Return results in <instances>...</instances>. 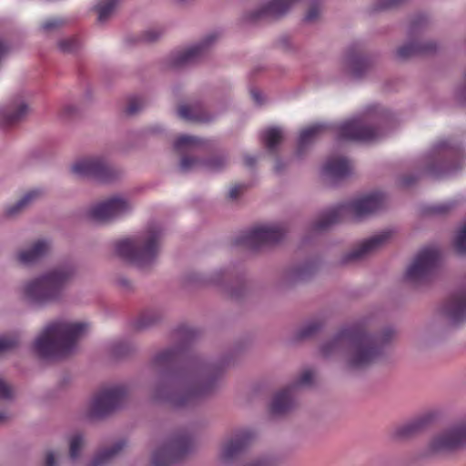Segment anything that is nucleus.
<instances>
[{
	"label": "nucleus",
	"instance_id": "nucleus-1",
	"mask_svg": "<svg viewBox=\"0 0 466 466\" xmlns=\"http://www.w3.org/2000/svg\"><path fill=\"white\" fill-rule=\"evenodd\" d=\"M393 329L388 328L381 333L371 335L365 323H357L341 329L335 338L322 346V353L329 356L338 350H348L351 368L360 369L376 361L384 347L394 338Z\"/></svg>",
	"mask_w": 466,
	"mask_h": 466
},
{
	"label": "nucleus",
	"instance_id": "nucleus-2",
	"mask_svg": "<svg viewBox=\"0 0 466 466\" xmlns=\"http://www.w3.org/2000/svg\"><path fill=\"white\" fill-rule=\"evenodd\" d=\"M87 330L82 322L55 321L48 324L34 343L35 351L44 359L71 354L79 338Z\"/></svg>",
	"mask_w": 466,
	"mask_h": 466
},
{
	"label": "nucleus",
	"instance_id": "nucleus-3",
	"mask_svg": "<svg viewBox=\"0 0 466 466\" xmlns=\"http://www.w3.org/2000/svg\"><path fill=\"white\" fill-rule=\"evenodd\" d=\"M162 236V229L159 226H149L138 237L116 242V254L137 267L146 268L157 258L160 250Z\"/></svg>",
	"mask_w": 466,
	"mask_h": 466
},
{
	"label": "nucleus",
	"instance_id": "nucleus-4",
	"mask_svg": "<svg viewBox=\"0 0 466 466\" xmlns=\"http://www.w3.org/2000/svg\"><path fill=\"white\" fill-rule=\"evenodd\" d=\"M384 195L371 193L351 202L339 204L322 213L314 223L315 230H325L330 226L344 220L360 219L380 210L384 205Z\"/></svg>",
	"mask_w": 466,
	"mask_h": 466
},
{
	"label": "nucleus",
	"instance_id": "nucleus-5",
	"mask_svg": "<svg viewBox=\"0 0 466 466\" xmlns=\"http://www.w3.org/2000/svg\"><path fill=\"white\" fill-rule=\"evenodd\" d=\"M160 398L179 407L197 399L208 396L218 389V380H164Z\"/></svg>",
	"mask_w": 466,
	"mask_h": 466
},
{
	"label": "nucleus",
	"instance_id": "nucleus-6",
	"mask_svg": "<svg viewBox=\"0 0 466 466\" xmlns=\"http://www.w3.org/2000/svg\"><path fill=\"white\" fill-rule=\"evenodd\" d=\"M71 275L72 270L69 268L52 270L40 279L28 283L25 288V294L34 303L55 300L62 294Z\"/></svg>",
	"mask_w": 466,
	"mask_h": 466
},
{
	"label": "nucleus",
	"instance_id": "nucleus-7",
	"mask_svg": "<svg viewBox=\"0 0 466 466\" xmlns=\"http://www.w3.org/2000/svg\"><path fill=\"white\" fill-rule=\"evenodd\" d=\"M286 229L280 225L256 227L239 234L235 245L256 250L266 245L279 242L285 236Z\"/></svg>",
	"mask_w": 466,
	"mask_h": 466
},
{
	"label": "nucleus",
	"instance_id": "nucleus-8",
	"mask_svg": "<svg viewBox=\"0 0 466 466\" xmlns=\"http://www.w3.org/2000/svg\"><path fill=\"white\" fill-rule=\"evenodd\" d=\"M441 254L435 248H425L407 268L405 278L414 283L427 280L439 265Z\"/></svg>",
	"mask_w": 466,
	"mask_h": 466
},
{
	"label": "nucleus",
	"instance_id": "nucleus-9",
	"mask_svg": "<svg viewBox=\"0 0 466 466\" xmlns=\"http://www.w3.org/2000/svg\"><path fill=\"white\" fill-rule=\"evenodd\" d=\"M127 391L122 388L104 389L97 392L90 405L93 418H103L122 408L127 401Z\"/></svg>",
	"mask_w": 466,
	"mask_h": 466
},
{
	"label": "nucleus",
	"instance_id": "nucleus-10",
	"mask_svg": "<svg viewBox=\"0 0 466 466\" xmlns=\"http://www.w3.org/2000/svg\"><path fill=\"white\" fill-rule=\"evenodd\" d=\"M466 444V423H459L436 434L429 444L431 452H445Z\"/></svg>",
	"mask_w": 466,
	"mask_h": 466
},
{
	"label": "nucleus",
	"instance_id": "nucleus-11",
	"mask_svg": "<svg viewBox=\"0 0 466 466\" xmlns=\"http://www.w3.org/2000/svg\"><path fill=\"white\" fill-rule=\"evenodd\" d=\"M71 171L76 176L93 177L102 182L110 181L115 177L113 168L98 157L79 159L71 167Z\"/></svg>",
	"mask_w": 466,
	"mask_h": 466
},
{
	"label": "nucleus",
	"instance_id": "nucleus-12",
	"mask_svg": "<svg viewBox=\"0 0 466 466\" xmlns=\"http://www.w3.org/2000/svg\"><path fill=\"white\" fill-rule=\"evenodd\" d=\"M130 209L129 204L123 198H112L89 210V217L97 222H106L126 214Z\"/></svg>",
	"mask_w": 466,
	"mask_h": 466
},
{
	"label": "nucleus",
	"instance_id": "nucleus-13",
	"mask_svg": "<svg viewBox=\"0 0 466 466\" xmlns=\"http://www.w3.org/2000/svg\"><path fill=\"white\" fill-rule=\"evenodd\" d=\"M340 139L370 142L378 138V130L363 125L360 120L352 119L336 127Z\"/></svg>",
	"mask_w": 466,
	"mask_h": 466
},
{
	"label": "nucleus",
	"instance_id": "nucleus-14",
	"mask_svg": "<svg viewBox=\"0 0 466 466\" xmlns=\"http://www.w3.org/2000/svg\"><path fill=\"white\" fill-rule=\"evenodd\" d=\"M187 439H171L163 447L159 448L153 453L152 464L154 466H167L174 460L182 456L187 451Z\"/></svg>",
	"mask_w": 466,
	"mask_h": 466
},
{
	"label": "nucleus",
	"instance_id": "nucleus-15",
	"mask_svg": "<svg viewBox=\"0 0 466 466\" xmlns=\"http://www.w3.org/2000/svg\"><path fill=\"white\" fill-rule=\"evenodd\" d=\"M178 361V351L169 349L157 354L152 361V368L162 373V379H201L200 377H185L175 373ZM204 379H215L205 377Z\"/></svg>",
	"mask_w": 466,
	"mask_h": 466
},
{
	"label": "nucleus",
	"instance_id": "nucleus-16",
	"mask_svg": "<svg viewBox=\"0 0 466 466\" xmlns=\"http://www.w3.org/2000/svg\"><path fill=\"white\" fill-rule=\"evenodd\" d=\"M217 36L216 34H211L208 35L201 44L172 54L171 66L173 67H179L198 61L202 57L208 46L215 41Z\"/></svg>",
	"mask_w": 466,
	"mask_h": 466
},
{
	"label": "nucleus",
	"instance_id": "nucleus-17",
	"mask_svg": "<svg viewBox=\"0 0 466 466\" xmlns=\"http://www.w3.org/2000/svg\"><path fill=\"white\" fill-rule=\"evenodd\" d=\"M443 312L454 325L466 320V288L449 298L444 305Z\"/></svg>",
	"mask_w": 466,
	"mask_h": 466
},
{
	"label": "nucleus",
	"instance_id": "nucleus-18",
	"mask_svg": "<svg viewBox=\"0 0 466 466\" xmlns=\"http://www.w3.org/2000/svg\"><path fill=\"white\" fill-rule=\"evenodd\" d=\"M391 232L389 230L382 231L363 242H361L353 251L346 257V261L361 259L372 252L378 250L390 238Z\"/></svg>",
	"mask_w": 466,
	"mask_h": 466
},
{
	"label": "nucleus",
	"instance_id": "nucleus-19",
	"mask_svg": "<svg viewBox=\"0 0 466 466\" xmlns=\"http://www.w3.org/2000/svg\"><path fill=\"white\" fill-rule=\"evenodd\" d=\"M251 433L248 431L242 432L225 443L220 451V459L223 461H228L240 455L248 447Z\"/></svg>",
	"mask_w": 466,
	"mask_h": 466
},
{
	"label": "nucleus",
	"instance_id": "nucleus-20",
	"mask_svg": "<svg viewBox=\"0 0 466 466\" xmlns=\"http://www.w3.org/2000/svg\"><path fill=\"white\" fill-rule=\"evenodd\" d=\"M352 170L350 162L345 157H331L323 167L324 173L331 178H344Z\"/></svg>",
	"mask_w": 466,
	"mask_h": 466
},
{
	"label": "nucleus",
	"instance_id": "nucleus-21",
	"mask_svg": "<svg viewBox=\"0 0 466 466\" xmlns=\"http://www.w3.org/2000/svg\"><path fill=\"white\" fill-rule=\"evenodd\" d=\"M49 250V244L46 240H37L28 249L20 251L17 255L18 260L25 265L32 264Z\"/></svg>",
	"mask_w": 466,
	"mask_h": 466
},
{
	"label": "nucleus",
	"instance_id": "nucleus-22",
	"mask_svg": "<svg viewBox=\"0 0 466 466\" xmlns=\"http://www.w3.org/2000/svg\"><path fill=\"white\" fill-rule=\"evenodd\" d=\"M331 127L325 124H315L301 130L298 143V153L302 154L308 146H309L315 138L325 131L330 129Z\"/></svg>",
	"mask_w": 466,
	"mask_h": 466
},
{
	"label": "nucleus",
	"instance_id": "nucleus-23",
	"mask_svg": "<svg viewBox=\"0 0 466 466\" xmlns=\"http://www.w3.org/2000/svg\"><path fill=\"white\" fill-rule=\"evenodd\" d=\"M294 406V400L290 390H283L276 393L271 402V412L281 415L290 410Z\"/></svg>",
	"mask_w": 466,
	"mask_h": 466
},
{
	"label": "nucleus",
	"instance_id": "nucleus-24",
	"mask_svg": "<svg viewBox=\"0 0 466 466\" xmlns=\"http://www.w3.org/2000/svg\"><path fill=\"white\" fill-rule=\"evenodd\" d=\"M436 48V44L432 42L424 45L410 43L398 48L397 55L400 58L406 59L417 55L431 54L434 52Z\"/></svg>",
	"mask_w": 466,
	"mask_h": 466
},
{
	"label": "nucleus",
	"instance_id": "nucleus-25",
	"mask_svg": "<svg viewBox=\"0 0 466 466\" xmlns=\"http://www.w3.org/2000/svg\"><path fill=\"white\" fill-rule=\"evenodd\" d=\"M177 114L180 118L192 122H207L210 119L200 105H181Z\"/></svg>",
	"mask_w": 466,
	"mask_h": 466
},
{
	"label": "nucleus",
	"instance_id": "nucleus-26",
	"mask_svg": "<svg viewBox=\"0 0 466 466\" xmlns=\"http://www.w3.org/2000/svg\"><path fill=\"white\" fill-rule=\"evenodd\" d=\"M28 112V106L24 102L15 103L2 113L3 121L7 126H12L22 120Z\"/></svg>",
	"mask_w": 466,
	"mask_h": 466
},
{
	"label": "nucleus",
	"instance_id": "nucleus-27",
	"mask_svg": "<svg viewBox=\"0 0 466 466\" xmlns=\"http://www.w3.org/2000/svg\"><path fill=\"white\" fill-rule=\"evenodd\" d=\"M125 446L126 441H119L110 449H106L97 452L91 461L90 466H102L106 464L110 460H112Z\"/></svg>",
	"mask_w": 466,
	"mask_h": 466
},
{
	"label": "nucleus",
	"instance_id": "nucleus-28",
	"mask_svg": "<svg viewBox=\"0 0 466 466\" xmlns=\"http://www.w3.org/2000/svg\"><path fill=\"white\" fill-rule=\"evenodd\" d=\"M347 62L352 75L356 77L361 76L368 67L366 57L353 50L349 52Z\"/></svg>",
	"mask_w": 466,
	"mask_h": 466
},
{
	"label": "nucleus",
	"instance_id": "nucleus-29",
	"mask_svg": "<svg viewBox=\"0 0 466 466\" xmlns=\"http://www.w3.org/2000/svg\"><path fill=\"white\" fill-rule=\"evenodd\" d=\"M203 144L204 141L197 137L183 135L176 139L174 148L178 153H185L200 147Z\"/></svg>",
	"mask_w": 466,
	"mask_h": 466
},
{
	"label": "nucleus",
	"instance_id": "nucleus-30",
	"mask_svg": "<svg viewBox=\"0 0 466 466\" xmlns=\"http://www.w3.org/2000/svg\"><path fill=\"white\" fill-rule=\"evenodd\" d=\"M282 131L279 127H270L264 130L260 135V139L269 151H274L276 147L282 140Z\"/></svg>",
	"mask_w": 466,
	"mask_h": 466
},
{
	"label": "nucleus",
	"instance_id": "nucleus-31",
	"mask_svg": "<svg viewBox=\"0 0 466 466\" xmlns=\"http://www.w3.org/2000/svg\"><path fill=\"white\" fill-rule=\"evenodd\" d=\"M40 195L41 191L38 189H34L27 192L15 205L6 208V215L10 217L16 215L20 210H22L34 199L37 198Z\"/></svg>",
	"mask_w": 466,
	"mask_h": 466
},
{
	"label": "nucleus",
	"instance_id": "nucleus-32",
	"mask_svg": "<svg viewBox=\"0 0 466 466\" xmlns=\"http://www.w3.org/2000/svg\"><path fill=\"white\" fill-rule=\"evenodd\" d=\"M117 0H103L96 6L98 14V21L100 23L106 22L114 12Z\"/></svg>",
	"mask_w": 466,
	"mask_h": 466
},
{
	"label": "nucleus",
	"instance_id": "nucleus-33",
	"mask_svg": "<svg viewBox=\"0 0 466 466\" xmlns=\"http://www.w3.org/2000/svg\"><path fill=\"white\" fill-rule=\"evenodd\" d=\"M420 421H410L400 425L395 430L394 435L397 438H407L417 432L421 427Z\"/></svg>",
	"mask_w": 466,
	"mask_h": 466
},
{
	"label": "nucleus",
	"instance_id": "nucleus-34",
	"mask_svg": "<svg viewBox=\"0 0 466 466\" xmlns=\"http://www.w3.org/2000/svg\"><path fill=\"white\" fill-rule=\"evenodd\" d=\"M454 248L456 252L460 255H463L466 253V222L459 230L455 238Z\"/></svg>",
	"mask_w": 466,
	"mask_h": 466
},
{
	"label": "nucleus",
	"instance_id": "nucleus-35",
	"mask_svg": "<svg viewBox=\"0 0 466 466\" xmlns=\"http://www.w3.org/2000/svg\"><path fill=\"white\" fill-rule=\"evenodd\" d=\"M84 444V439L80 434H76L70 439V458L76 460L79 456L80 450Z\"/></svg>",
	"mask_w": 466,
	"mask_h": 466
},
{
	"label": "nucleus",
	"instance_id": "nucleus-36",
	"mask_svg": "<svg viewBox=\"0 0 466 466\" xmlns=\"http://www.w3.org/2000/svg\"><path fill=\"white\" fill-rule=\"evenodd\" d=\"M144 106L145 101L142 97L133 96L129 98L125 111L127 115H134L142 109Z\"/></svg>",
	"mask_w": 466,
	"mask_h": 466
},
{
	"label": "nucleus",
	"instance_id": "nucleus-37",
	"mask_svg": "<svg viewBox=\"0 0 466 466\" xmlns=\"http://www.w3.org/2000/svg\"><path fill=\"white\" fill-rule=\"evenodd\" d=\"M18 342L16 336H0V354L14 349Z\"/></svg>",
	"mask_w": 466,
	"mask_h": 466
},
{
	"label": "nucleus",
	"instance_id": "nucleus-38",
	"mask_svg": "<svg viewBox=\"0 0 466 466\" xmlns=\"http://www.w3.org/2000/svg\"><path fill=\"white\" fill-rule=\"evenodd\" d=\"M79 46V41L76 37H69L59 42V48L65 53L76 51Z\"/></svg>",
	"mask_w": 466,
	"mask_h": 466
},
{
	"label": "nucleus",
	"instance_id": "nucleus-39",
	"mask_svg": "<svg viewBox=\"0 0 466 466\" xmlns=\"http://www.w3.org/2000/svg\"><path fill=\"white\" fill-rule=\"evenodd\" d=\"M426 25V17L424 15H418L414 17L410 25L409 34L414 35L419 33Z\"/></svg>",
	"mask_w": 466,
	"mask_h": 466
},
{
	"label": "nucleus",
	"instance_id": "nucleus-40",
	"mask_svg": "<svg viewBox=\"0 0 466 466\" xmlns=\"http://www.w3.org/2000/svg\"><path fill=\"white\" fill-rule=\"evenodd\" d=\"M320 326L317 321L310 322L299 331V337L300 339L309 338L314 335L320 329Z\"/></svg>",
	"mask_w": 466,
	"mask_h": 466
},
{
	"label": "nucleus",
	"instance_id": "nucleus-41",
	"mask_svg": "<svg viewBox=\"0 0 466 466\" xmlns=\"http://www.w3.org/2000/svg\"><path fill=\"white\" fill-rule=\"evenodd\" d=\"M65 24V21L62 18L53 17L46 20L42 24V29L45 31H51L53 29L58 28Z\"/></svg>",
	"mask_w": 466,
	"mask_h": 466
},
{
	"label": "nucleus",
	"instance_id": "nucleus-42",
	"mask_svg": "<svg viewBox=\"0 0 466 466\" xmlns=\"http://www.w3.org/2000/svg\"><path fill=\"white\" fill-rule=\"evenodd\" d=\"M14 396L13 390L7 384L6 380H0V400H11Z\"/></svg>",
	"mask_w": 466,
	"mask_h": 466
},
{
	"label": "nucleus",
	"instance_id": "nucleus-43",
	"mask_svg": "<svg viewBox=\"0 0 466 466\" xmlns=\"http://www.w3.org/2000/svg\"><path fill=\"white\" fill-rule=\"evenodd\" d=\"M199 164V160L190 157H183L180 162V169L182 171H187L190 168L197 167Z\"/></svg>",
	"mask_w": 466,
	"mask_h": 466
},
{
	"label": "nucleus",
	"instance_id": "nucleus-44",
	"mask_svg": "<svg viewBox=\"0 0 466 466\" xmlns=\"http://www.w3.org/2000/svg\"><path fill=\"white\" fill-rule=\"evenodd\" d=\"M161 34L162 32L159 29H149L144 33L142 40L145 42H154L161 35Z\"/></svg>",
	"mask_w": 466,
	"mask_h": 466
},
{
	"label": "nucleus",
	"instance_id": "nucleus-45",
	"mask_svg": "<svg viewBox=\"0 0 466 466\" xmlns=\"http://www.w3.org/2000/svg\"><path fill=\"white\" fill-rule=\"evenodd\" d=\"M245 186L243 184H237L231 187L228 191V198L237 199L244 191Z\"/></svg>",
	"mask_w": 466,
	"mask_h": 466
},
{
	"label": "nucleus",
	"instance_id": "nucleus-46",
	"mask_svg": "<svg viewBox=\"0 0 466 466\" xmlns=\"http://www.w3.org/2000/svg\"><path fill=\"white\" fill-rule=\"evenodd\" d=\"M210 170H218L224 166V160L222 158L210 159L204 164Z\"/></svg>",
	"mask_w": 466,
	"mask_h": 466
},
{
	"label": "nucleus",
	"instance_id": "nucleus-47",
	"mask_svg": "<svg viewBox=\"0 0 466 466\" xmlns=\"http://www.w3.org/2000/svg\"><path fill=\"white\" fill-rule=\"evenodd\" d=\"M319 15V8L317 6H311L305 16V20L308 22H312L315 19H317Z\"/></svg>",
	"mask_w": 466,
	"mask_h": 466
},
{
	"label": "nucleus",
	"instance_id": "nucleus-48",
	"mask_svg": "<svg viewBox=\"0 0 466 466\" xmlns=\"http://www.w3.org/2000/svg\"><path fill=\"white\" fill-rule=\"evenodd\" d=\"M450 209L449 204L436 205L431 208V212L434 214H443Z\"/></svg>",
	"mask_w": 466,
	"mask_h": 466
},
{
	"label": "nucleus",
	"instance_id": "nucleus-49",
	"mask_svg": "<svg viewBox=\"0 0 466 466\" xmlns=\"http://www.w3.org/2000/svg\"><path fill=\"white\" fill-rule=\"evenodd\" d=\"M317 376V372L313 368H306L299 379H314Z\"/></svg>",
	"mask_w": 466,
	"mask_h": 466
},
{
	"label": "nucleus",
	"instance_id": "nucleus-50",
	"mask_svg": "<svg viewBox=\"0 0 466 466\" xmlns=\"http://www.w3.org/2000/svg\"><path fill=\"white\" fill-rule=\"evenodd\" d=\"M55 458L56 454L53 451H48L46 455L45 466H56Z\"/></svg>",
	"mask_w": 466,
	"mask_h": 466
},
{
	"label": "nucleus",
	"instance_id": "nucleus-51",
	"mask_svg": "<svg viewBox=\"0 0 466 466\" xmlns=\"http://www.w3.org/2000/svg\"><path fill=\"white\" fill-rule=\"evenodd\" d=\"M458 98L461 104H466V71L464 75V86L458 94Z\"/></svg>",
	"mask_w": 466,
	"mask_h": 466
},
{
	"label": "nucleus",
	"instance_id": "nucleus-52",
	"mask_svg": "<svg viewBox=\"0 0 466 466\" xmlns=\"http://www.w3.org/2000/svg\"><path fill=\"white\" fill-rule=\"evenodd\" d=\"M240 466H268L266 460H258L254 461L243 462Z\"/></svg>",
	"mask_w": 466,
	"mask_h": 466
},
{
	"label": "nucleus",
	"instance_id": "nucleus-53",
	"mask_svg": "<svg viewBox=\"0 0 466 466\" xmlns=\"http://www.w3.org/2000/svg\"><path fill=\"white\" fill-rule=\"evenodd\" d=\"M243 161L245 166L251 167L255 165L256 158L252 156L247 155L244 157Z\"/></svg>",
	"mask_w": 466,
	"mask_h": 466
},
{
	"label": "nucleus",
	"instance_id": "nucleus-54",
	"mask_svg": "<svg viewBox=\"0 0 466 466\" xmlns=\"http://www.w3.org/2000/svg\"><path fill=\"white\" fill-rule=\"evenodd\" d=\"M402 0H385L381 5V8H390L401 3Z\"/></svg>",
	"mask_w": 466,
	"mask_h": 466
},
{
	"label": "nucleus",
	"instance_id": "nucleus-55",
	"mask_svg": "<svg viewBox=\"0 0 466 466\" xmlns=\"http://www.w3.org/2000/svg\"><path fill=\"white\" fill-rule=\"evenodd\" d=\"M250 94H251V96H252L253 100H254L256 103H260V100H261V94H260L258 90L252 89V90L250 91Z\"/></svg>",
	"mask_w": 466,
	"mask_h": 466
},
{
	"label": "nucleus",
	"instance_id": "nucleus-56",
	"mask_svg": "<svg viewBox=\"0 0 466 466\" xmlns=\"http://www.w3.org/2000/svg\"><path fill=\"white\" fill-rule=\"evenodd\" d=\"M415 180H417V177H403V180H402V184L405 185V186H410L411 185Z\"/></svg>",
	"mask_w": 466,
	"mask_h": 466
},
{
	"label": "nucleus",
	"instance_id": "nucleus-57",
	"mask_svg": "<svg viewBox=\"0 0 466 466\" xmlns=\"http://www.w3.org/2000/svg\"><path fill=\"white\" fill-rule=\"evenodd\" d=\"M180 332L181 333H184V334H187L188 338H192L195 334V331L190 329H187V328H182L180 329Z\"/></svg>",
	"mask_w": 466,
	"mask_h": 466
},
{
	"label": "nucleus",
	"instance_id": "nucleus-58",
	"mask_svg": "<svg viewBox=\"0 0 466 466\" xmlns=\"http://www.w3.org/2000/svg\"><path fill=\"white\" fill-rule=\"evenodd\" d=\"M453 169L455 168L452 167L451 165H445L442 167L441 173H449L451 172Z\"/></svg>",
	"mask_w": 466,
	"mask_h": 466
},
{
	"label": "nucleus",
	"instance_id": "nucleus-59",
	"mask_svg": "<svg viewBox=\"0 0 466 466\" xmlns=\"http://www.w3.org/2000/svg\"><path fill=\"white\" fill-rule=\"evenodd\" d=\"M312 380H299V388H304V387H307L308 385H309V383L311 382Z\"/></svg>",
	"mask_w": 466,
	"mask_h": 466
},
{
	"label": "nucleus",
	"instance_id": "nucleus-60",
	"mask_svg": "<svg viewBox=\"0 0 466 466\" xmlns=\"http://www.w3.org/2000/svg\"><path fill=\"white\" fill-rule=\"evenodd\" d=\"M8 416L7 413L5 411H0V423H3L7 420Z\"/></svg>",
	"mask_w": 466,
	"mask_h": 466
},
{
	"label": "nucleus",
	"instance_id": "nucleus-61",
	"mask_svg": "<svg viewBox=\"0 0 466 466\" xmlns=\"http://www.w3.org/2000/svg\"><path fill=\"white\" fill-rule=\"evenodd\" d=\"M447 147V143H446V142H441V143L438 145V147H439L440 149L444 148V147Z\"/></svg>",
	"mask_w": 466,
	"mask_h": 466
}]
</instances>
